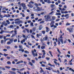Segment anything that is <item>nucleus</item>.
I'll return each instance as SVG.
<instances>
[{"instance_id":"1","label":"nucleus","mask_w":74,"mask_h":74,"mask_svg":"<svg viewBox=\"0 0 74 74\" xmlns=\"http://www.w3.org/2000/svg\"><path fill=\"white\" fill-rule=\"evenodd\" d=\"M6 22L5 23V21H4L1 24L5 26H8V25H10V22L8 20H6Z\"/></svg>"},{"instance_id":"2","label":"nucleus","mask_w":74,"mask_h":74,"mask_svg":"<svg viewBox=\"0 0 74 74\" xmlns=\"http://www.w3.org/2000/svg\"><path fill=\"white\" fill-rule=\"evenodd\" d=\"M14 34H12V36H11L12 38H13L14 37H15V36H16L18 33H17V31H16V29L14 28Z\"/></svg>"},{"instance_id":"3","label":"nucleus","mask_w":74,"mask_h":74,"mask_svg":"<svg viewBox=\"0 0 74 74\" xmlns=\"http://www.w3.org/2000/svg\"><path fill=\"white\" fill-rule=\"evenodd\" d=\"M31 3H32V4H34V2H33L31 1L29 3V4L27 5L28 7H29L30 8H33V5H31Z\"/></svg>"},{"instance_id":"4","label":"nucleus","mask_w":74,"mask_h":74,"mask_svg":"<svg viewBox=\"0 0 74 74\" xmlns=\"http://www.w3.org/2000/svg\"><path fill=\"white\" fill-rule=\"evenodd\" d=\"M62 38H63L62 37V35H61L60 37L58 38V40L59 41H60L62 44H63V40Z\"/></svg>"},{"instance_id":"5","label":"nucleus","mask_w":74,"mask_h":74,"mask_svg":"<svg viewBox=\"0 0 74 74\" xmlns=\"http://www.w3.org/2000/svg\"><path fill=\"white\" fill-rule=\"evenodd\" d=\"M37 9L34 10V11H37V12L38 11H41V8H40L39 7H36Z\"/></svg>"},{"instance_id":"6","label":"nucleus","mask_w":74,"mask_h":74,"mask_svg":"<svg viewBox=\"0 0 74 74\" xmlns=\"http://www.w3.org/2000/svg\"><path fill=\"white\" fill-rule=\"evenodd\" d=\"M45 19L46 21L48 22V21H49V19H51V16H49V15H47V18Z\"/></svg>"},{"instance_id":"7","label":"nucleus","mask_w":74,"mask_h":74,"mask_svg":"<svg viewBox=\"0 0 74 74\" xmlns=\"http://www.w3.org/2000/svg\"><path fill=\"white\" fill-rule=\"evenodd\" d=\"M32 54L33 55V56L34 57H35V56H37V53H36L35 54V53L33 51H32Z\"/></svg>"},{"instance_id":"8","label":"nucleus","mask_w":74,"mask_h":74,"mask_svg":"<svg viewBox=\"0 0 74 74\" xmlns=\"http://www.w3.org/2000/svg\"><path fill=\"white\" fill-rule=\"evenodd\" d=\"M73 28H70L69 29V28H67V30H69V32H70V33H71V32H73Z\"/></svg>"},{"instance_id":"9","label":"nucleus","mask_w":74,"mask_h":74,"mask_svg":"<svg viewBox=\"0 0 74 74\" xmlns=\"http://www.w3.org/2000/svg\"><path fill=\"white\" fill-rule=\"evenodd\" d=\"M46 70H48L49 71H51V69L52 70H53V68L51 67H49L48 68H46Z\"/></svg>"},{"instance_id":"10","label":"nucleus","mask_w":74,"mask_h":74,"mask_svg":"<svg viewBox=\"0 0 74 74\" xmlns=\"http://www.w3.org/2000/svg\"><path fill=\"white\" fill-rule=\"evenodd\" d=\"M46 32H49V31L50 29L48 27H46Z\"/></svg>"},{"instance_id":"11","label":"nucleus","mask_w":74,"mask_h":74,"mask_svg":"<svg viewBox=\"0 0 74 74\" xmlns=\"http://www.w3.org/2000/svg\"><path fill=\"white\" fill-rule=\"evenodd\" d=\"M20 5H22V7L23 8L25 6H26V5H25V4L24 3H22L20 4Z\"/></svg>"},{"instance_id":"12","label":"nucleus","mask_w":74,"mask_h":74,"mask_svg":"<svg viewBox=\"0 0 74 74\" xmlns=\"http://www.w3.org/2000/svg\"><path fill=\"white\" fill-rule=\"evenodd\" d=\"M42 25H40L39 27V30H41L42 29Z\"/></svg>"},{"instance_id":"13","label":"nucleus","mask_w":74,"mask_h":74,"mask_svg":"<svg viewBox=\"0 0 74 74\" xmlns=\"http://www.w3.org/2000/svg\"><path fill=\"white\" fill-rule=\"evenodd\" d=\"M9 72L12 74H16V73L14 71H9Z\"/></svg>"},{"instance_id":"14","label":"nucleus","mask_w":74,"mask_h":74,"mask_svg":"<svg viewBox=\"0 0 74 74\" xmlns=\"http://www.w3.org/2000/svg\"><path fill=\"white\" fill-rule=\"evenodd\" d=\"M14 40V38H12L10 39V41L11 43H12V42H13V40Z\"/></svg>"},{"instance_id":"15","label":"nucleus","mask_w":74,"mask_h":74,"mask_svg":"<svg viewBox=\"0 0 74 74\" xmlns=\"http://www.w3.org/2000/svg\"><path fill=\"white\" fill-rule=\"evenodd\" d=\"M56 15H61V13H56Z\"/></svg>"},{"instance_id":"16","label":"nucleus","mask_w":74,"mask_h":74,"mask_svg":"<svg viewBox=\"0 0 74 74\" xmlns=\"http://www.w3.org/2000/svg\"><path fill=\"white\" fill-rule=\"evenodd\" d=\"M42 52L43 53V55H45L46 54V53H45V50H42Z\"/></svg>"},{"instance_id":"17","label":"nucleus","mask_w":74,"mask_h":74,"mask_svg":"<svg viewBox=\"0 0 74 74\" xmlns=\"http://www.w3.org/2000/svg\"><path fill=\"white\" fill-rule=\"evenodd\" d=\"M19 48H21V49H23V47L22 45H19Z\"/></svg>"},{"instance_id":"18","label":"nucleus","mask_w":74,"mask_h":74,"mask_svg":"<svg viewBox=\"0 0 74 74\" xmlns=\"http://www.w3.org/2000/svg\"><path fill=\"white\" fill-rule=\"evenodd\" d=\"M6 37H6V36H4L3 38L4 40L5 41H7V40H8V39H6Z\"/></svg>"},{"instance_id":"19","label":"nucleus","mask_w":74,"mask_h":74,"mask_svg":"<svg viewBox=\"0 0 74 74\" xmlns=\"http://www.w3.org/2000/svg\"><path fill=\"white\" fill-rule=\"evenodd\" d=\"M30 26L31 27H33L34 25H33V23H31L30 24Z\"/></svg>"},{"instance_id":"20","label":"nucleus","mask_w":74,"mask_h":74,"mask_svg":"<svg viewBox=\"0 0 74 74\" xmlns=\"http://www.w3.org/2000/svg\"><path fill=\"white\" fill-rule=\"evenodd\" d=\"M45 46H41V48L42 49H45Z\"/></svg>"},{"instance_id":"21","label":"nucleus","mask_w":74,"mask_h":74,"mask_svg":"<svg viewBox=\"0 0 74 74\" xmlns=\"http://www.w3.org/2000/svg\"><path fill=\"white\" fill-rule=\"evenodd\" d=\"M53 23H54V21H51V22L50 24V26H51L52 25H54Z\"/></svg>"},{"instance_id":"22","label":"nucleus","mask_w":74,"mask_h":74,"mask_svg":"<svg viewBox=\"0 0 74 74\" xmlns=\"http://www.w3.org/2000/svg\"><path fill=\"white\" fill-rule=\"evenodd\" d=\"M24 52L25 53H28V54H29V52L27 51H25Z\"/></svg>"},{"instance_id":"23","label":"nucleus","mask_w":74,"mask_h":74,"mask_svg":"<svg viewBox=\"0 0 74 74\" xmlns=\"http://www.w3.org/2000/svg\"><path fill=\"white\" fill-rule=\"evenodd\" d=\"M45 41H47L48 40V36H45Z\"/></svg>"},{"instance_id":"24","label":"nucleus","mask_w":74,"mask_h":74,"mask_svg":"<svg viewBox=\"0 0 74 74\" xmlns=\"http://www.w3.org/2000/svg\"><path fill=\"white\" fill-rule=\"evenodd\" d=\"M25 30H26L27 33H29V30L26 28H25Z\"/></svg>"},{"instance_id":"25","label":"nucleus","mask_w":74,"mask_h":74,"mask_svg":"<svg viewBox=\"0 0 74 74\" xmlns=\"http://www.w3.org/2000/svg\"><path fill=\"white\" fill-rule=\"evenodd\" d=\"M55 6V5L54 4H51V7H52V8H53V7H54Z\"/></svg>"},{"instance_id":"26","label":"nucleus","mask_w":74,"mask_h":74,"mask_svg":"<svg viewBox=\"0 0 74 74\" xmlns=\"http://www.w3.org/2000/svg\"><path fill=\"white\" fill-rule=\"evenodd\" d=\"M46 13V12H42V13H41L40 14L41 15H44V14H45Z\"/></svg>"},{"instance_id":"27","label":"nucleus","mask_w":74,"mask_h":74,"mask_svg":"<svg viewBox=\"0 0 74 74\" xmlns=\"http://www.w3.org/2000/svg\"><path fill=\"white\" fill-rule=\"evenodd\" d=\"M12 43H11L10 41L9 42H7V44H8V45H10V44H11Z\"/></svg>"},{"instance_id":"28","label":"nucleus","mask_w":74,"mask_h":74,"mask_svg":"<svg viewBox=\"0 0 74 74\" xmlns=\"http://www.w3.org/2000/svg\"><path fill=\"white\" fill-rule=\"evenodd\" d=\"M69 64L71 65V66L72 65H73V64H72V62H70V61H69Z\"/></svg>"},{"instance_id":"29","label":"nucleus","mask_w":74,"mask_h":74,"mask_svg":"<svg viewBox=\"0 0 74 74\" xmlns=\"http://www.w3.org/2000/svg\"><path fill=\"white\" fill-rule=\"evenodd\" d=\"M69 70H71L72 71H73V72H74V70L73 69H72V68H70V69H69Z\"/></svg>"},{"instance_id":"30","label":"nucleus","mask_w":74,"mask_h":74,"mask_svg":"<svg viewBox=\"0 0 74 74\" xmlns=\"http://www.w3.org/2000/svg\"><path fill=\"white\" fill-rule=\"evenodd\" d=\"M4 33V31L3 30H1V32H0V34H3Z\"/></svg>"},{"instance_id":"31","label":"nucleus","mask_w":74,"mask_h":74,"mask_svg":"<svg viewBox=\"0 0 74 74\" xmlns=\"http://www.w3.org/2000/svg\"><path fill=\"white\" fill-rule=\"evenodd\" d=\"M11 70H12V71H15L16 70V69L12 68L11 69Z\"/></svg>"},{"instance_id":"32","label":"nucleus","mask_w":74,"mask_h":74,"mask_svg":"<svg viewBox=\"0 0 74 74\" xmlns=\"http://www.w3.org/2000/svg\"><path fill=\"white\" fill-rule=\"evenodd\" d=\"M23 9L24 10H27V7L26 6L24 7H23Z\"/></svg>"},{"instance_id":"33","label":"nucleus","mask_w":74,"mask_h":74,"mask_svg":"<svg viewBox=\"0 0 74 74\" xmlns=\"http://www.w3.org/2000/svg\"><path fill=\"white\" fill-rule=\"evenodd\" d=\"M29 64H30L31 65V66H33V64L31 62H29Z\"/></svg>"},{"instance_id":"34","label":"nucleus","mask_w":74,"mask_h":74,"mask_svg":"<svg viewBox=\"0 0 74 74\" xmlns=\"http://www.w3.org/2000/svg\"><path fill=\"white\" fill-rule=\"evenodd\" d=\"M71 24V23H67L66 24V26H68V25H70Z\"/></svg>"},{"instance_id":"35","label":"nucleus","mask_w":74,"mask_h":74,"mask_svg":"<svg viewBox=\"0 0 74 74\" xmlns=\"http://www.w3.org/2000/svg\"><path fill=\"white\" fill-rule=\"evenodd\" d=\"M54 12L53 11H52L49 13V14L50 15H52V14H53V13Z\"/></svg>"},{"instance_id":"36","label":"nucleus","mask_w":74,"mask_h":74,"mask_svg":"<svg viewBox=\"0 0 74 74\" xmlns=\"http://www.w3.org/2000/svg\"><path fill=\"white\" fill-rule=\"evenodd\" d=\"M25 70V68H23L22 69H20V71H23V70Z\"/></svg>"},{"instance_id":"37","label":"nucleus","mask_w":74,"mask_h":74,"mask_svg":"<svg viewBox=\"0 0 74 74\" xmlns=\"http://www.w3.org/2000/svg\"><path fill=\"white\" fill-rule=\"evenodd\" d=\"M21 63V61L18 62H16V64H20Z\"/></svg>"},{"instance_id":"38","label":"nucleus","mask_w":74,"mask_h":74,"mask_svg":"<svg viewBox=\"0 0 74 74\" xmlns=\"http://www.w3.org/2000/svg\"><path fill=\"white\" fill-rule=\"evenodd\" d=\"M54 44L55 45H54V47H56V45H57V44H56V42H54Z\"/></svg>"},{"instance_id":"39","label":"nucleus","mask_w":74,"mask_h":74,"mask_svg":"<svg viewBox=\"0 0 74 74\" xmlns=\"http://www.w3.org/2000/svg\"><path fill=\"white\" fill-rule=\"evenodd\" d=\"M32 63H35V60H32Z\"/></svg>"},{"instance_id":"40","label":"nucleus","mask_w":74,"mask_h":74,"mask_svg":"<svg viewBox=\"0 0 74 74\" xmlns=\"http://www.w3.org/2000/svg\"><path fill=\"white\" fill-rule=\"evenodd\" d=\"M36 27H34L33 29V31L34 32H35V30H36Z\"/></svg>"},{"instance_id":"41","label":"nucleus","mask_w":74,"mask_h":74,"mask_svg":"<svg viewBox=\"0 0 74 74\" xmlns=\"http://www.w3.org/2000/svg\"><path fill=\"white\" fill-rule=\"evenodd\" d=\"M9 17H11V15H10L9 14H8V16L7 15V18H8Z\"/></svg>"},{"instance_id":"42","label":"nucleus","mask_w":74,"mask_h":74,"mask_svg":"<svg viewBox=\"0 0 74 74\" xmlns=\"http://www.w3.org/2000/svg\"><path fill=\"white\" fill-rule=\"evenodd\" d=\"M52 19L53 20H55V17L53 16L52 17Z\"/></svg>"},{"instance_id":"43","label":"nucleus","mask_w":74,"mask_h":74,"mask_svg":"<svg viewBox=\"0 0 74 74\" xmlns=\"http://www.w3.org/2000/svg\"><path fill=\"white\" fill-rule=\"evenodd\" d=\"M17 73H19L20 74H23V73H21V72L19 71H17Z\"/></svg>"},{"instance_id":"44","label":"nucleus","mask_w":74,"mask_h":74,"mask_svg":"<svg viewBox=\"0 0 74 74\" xmlns=\"http://www.w3.org/2000/svg\"><path fill=\"white\" fill-rule=\"evenodd\" d=\"M29 16H27L26 17L25 19L26 20H27V19H29Z\"/></svg>"},{"instance_id":"45","label":"nucleus","mask_w":74,"mask_h":74,"mask_svg":"<svg viewBox=\"0 0 74 74\" xmlns=\"http://www.w3.org/2000/svg\"><path fill=\"white\" fill-rule=\"evenodd\" d=\"M47 3H51V2H50V0H47Z\"/></svg>"},{"instance_id":"46","label":"nucleus","mask_w":74,"mask_h":74,"mask_svg":"<svg viewBox=\"0 0 74 74\" xmlns=\"http://www.w3.org/2000/svg\"><path fill=\"white\" fill-rule=\"evenodd\" d=\"M10 28H12L13 27H14V26H13L12 25H10Z\"/></svg>"},{"instance_id":"47","label":"nucleus","mask_w":74,"mask_h":74,"mask_svg":"<svg viewBox=\"0 0 74 74\" xmlns=\"http://www.w3.org/2000/svg\"><path fill=\"white\" fill-rule=\"evenodd\" d=\"M7 64H11V62L10 61H8L7 62Z\"/></svg>"},{"instance_id":"48","label":"nucleus","mask_w":74,"mask_h":74,"mask_svg":"<svg viewBox=\"0 0 74 74\" xmlns=\"http://www.w3.org/2000/svg\"><path fill=\"white\" fill-rule=\"evenodd\" d=\"M69 15V14H65L64 16V17H66V16H67Z\"/></svg>"},{"instance_id":"49","label":"nucleus","mask_w":74,"mask_h":74,"mask_svg":"<svg viewBox=\"0 0 74 74\" xmlns=\"http://www.w3.org/2000/svg\"><path fill=\"white\" fill-rule=\"evenodd\" d=\"M46 59L47 60H49V59H50V58L47 57L46 58Z\"/></svg>"},{"instance_id":"50","label":"nucleus","mask_w":74,"mask_h":74,"mask_svg":"<svg viewBox=\"0 0 74 74\" xmlns=\"http://www.w3.org/2000/svg\"><path fill=\"white\" fill-rule=\"evenodd\" d=\"M2 12L3 13H6V11H5V10H3L2 11Z\"/></svg>"},{"instance_id":"51","label":"nucleus","mask_w":74,"mask_h":74,"mask_svg":"<svg viewBox=\"0 0 74 74\" xmlns=\"http://www.w3.org/2000/svg\"><path fill=\"white\" fill-rule=\"evenodd\" d=\"M10 47L9 46H7V49H10Z\"/></svg>"},{"instance_id":"52","label":"nucleus","mask_w":74,"mask_h":74,"mask_svg":"<svg viewBox=\"0 0 74 74\" xmlns=\"http://www.w3.org/2000/svg\"><path fill=\"white\" fill-rule=\"evenodd\" d=\"M6 9V8L5 7H4L2 9V10H5Z\"/></svg>"},{"instance_id":"53","label":"nucleus","mask_w":74,"mask_h":74,"mask_svg":"<svg viewBox=\"0 0 74 74\" xmlns=\"http://www.w3.org/2000/svg\"><path fill=\"white\" fill-rule=\"evenodd\" d=\"M57 51H58V52L60 53H61V52H60V51H59V49L57 48Z\"/></svg>"},{"instance_id":"54","label":"nucleus","mask_w":74,"mask_h":74,"mask_svg":"<svg viewBox=\"0 0 74 74\" xmlns=\"http://www.w3.org/2000/svg\"><path fill=\"white\" fill-rule=\"evenodd\" d=\"M50 26H51V27H54V24L51 25Z\"/></svg>"},{"instance_id":"55","label":"nucleus","mask_w":74,"mask_h":74,"mask_svg":"<svg viewBox=\"0 0 74 74\" xmlns=\"http://www.w3.org/2000/svg\"><path fill=\"white\" fill-rule=\"evenodd\" d=\"M4 56H8V54H6L5 53H4Z\"/></svg>"},{"instance_id":"56","label":"nucleus","mask_w":74,"mask_h":74,"mask_svg":"<svg viewBox=\"0 0 74 74\" xmlns=\"http://www.w3.org/2000/svg\"><path fill=\"white\" fill-rule=\"evenodd\" d=\"M21 43L22 44H23V42L22 40L21 41Z\"/></svg>"},{"instance_id":"57","label":"nucleus","mask_w":74,"mask_h":74,"mask_svg":"<svg viewBox=\"0 0 74 74\" xmlns=\"http://www.w3.org/2000/svg\"><path fill=\"white\" fill-rule=\"evenodd\" d=\"M22 7L21 6H20L19 7V8L18 9V10H22Z\"/></svg>"},{"instance_id":"58","label":"nucleus","mask_w":74,"mask_h":74,"mask_svg":"<svg viewBox=\"0 0 74 74\" xmlns=\"http://www.w3.org/2000/svg\"><path fill=\"white\" fill-rule=\"evenodd\" d=\"M31 37L32 38H35L34 37V36L32 35H31Z\"/></svg>"},{"instance_id":"59","label":"nucleus","mask_w":74,"mask_h":74,"mask_svg":"<svg viewBox=\"0 0 74 74\" xmlns=\"http://www.w3.org/2000/svg\"><path fill=\"white\" fill-rule=\"evenodd\" d=\"M58 3H61V1H60V0H58Z\"/></svg>"},{"instance_id":"60","label":"nucleus","mask_w":74,"mask_h":74,"mask_svg":"<svg viewBox=\"0 0 74 74\" xmlns=\"http://www.w3.org/2000/svg\"><path fill=\"white\" fill-rule=\"evenodd\" d=\"M41 66L42 67H45V65L43 64H42Z\"/></svg>"},{"instance_id":"61","label":"nucleus","mask_w":74,"mask_h":74,"mask_svg":"<svg viewBox=\"0 0 74 74\" xmlns=\"http://www.w3.org/2000/svg\"><path fill=\"white\" fill-rule=\"evenodd\" d=\"M5 67L7 68V69H10V66H5Z\"/></svg>"},{"instance_id":"62","label":"nucleus","mask_w":74,"mask_h":74,"mask_svg":"<svg viewBox=\"0 0 74 74\" xmlns=\"http://www.w3.org/2000/svg\"><path fill=\"white\" fill-rule=\"evenodd\" d=\"M16 41H17V39H16L14 40V42H16Z\"/></svg>"},{"instance_id":"63","label":"nucleus","mask_w":74,"mask_h":74,"mask_svg":"<svg viewBox=\"0 0 74 74\" xmlns=\"http://www.w3.org/2000/svg\"><path fill=\"white\" fill-rule=\"evenodd\" d=\"M0 17L1 18H3V15H0Z\"/></svg>"},{"instance_id":"64","label":"nucleus","mask_w":74,"mask_h":74,"mask_svg":"<svg viewBox=\"0 0 74 74\" xmlns=\"http://www.w3.org/2000/svg\"><path fill=\"white\" fill-rule=\"evenodd\" d=\"M22 40L23 42H25V39H23Z\"/></svg>"}]
</instances>
